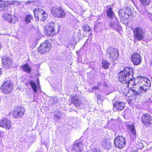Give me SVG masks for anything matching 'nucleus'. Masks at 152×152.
Listing matches in <instances>:
<instances>
[{
    "instance_id": "7c9ffc66",
    "label": "nucleus",
    "mask_w": 152,
    "mask_h": 152,
    "mask_svg": "<svg viewBox=\"0 0 152 152\" xmlns=\"http://www.w3.org/2000/svg\"><path fill=\"white\" fill-rule=\"evenodd\" d=\"M125 15L128 16H132L133 14V12L129 7H127L126 9L125 10Z\"/></svg>"
},
{
    "instance_id": "f704fd0d",
    "label": "nucleus",
    "mask_w": 152,
    "mask_h": 152,
    "mask_svg": "<svg viewBox=\"0 0 152 152\" xmlns=\"http://www.w3.org/2000/svg\"><path fill=\"white\" fill-rule=\"evenodd\" d=\"M144 146L142 142H139L137 145V147L138 149H142L144 147Z\"/></svg>"
},
{
    "instance_id": "aec40b11",
    "label": "nucleus",
    "mask_w": 152,
    "mask_h": 152,
    "mask_svg": "<svg viewBox=\"0 0 152 152\" xmlns=\"http://www.w3.org/2000/svg\"><path fill=\"white\" fill-rule=\"evenodd\" d=\"M113 109L115 110V111L116 110H121L124 109L125 104L124 102L116 101L113 104Z\"/></svg>"
},
{
    "instance_id": "473e14b6",
    "label": "nucleus",
    "mask_w": 152,
    "mask_h": 152,
    "mask_svg": "<svg viewBox=\"0 0 152 152\" xmlns=\"http://www.w3.org/2000/svg\"><path fill=\"white\" fill-rule=\"evenodd\" d=\"M118 15L121 18L125 16V11L124 12L122 10H120L118 11Z\"/></svg>"
},
{
    "instance_id": "2eb2a0df",
    "label": "nucleus",
    "mask_w": 152,
    "mask_h": 152,
    "mask_svg": "<svg viewBox=\"0 0 152 152\" xmlns=\"http://www.w3.org/2000/svg\"><path fill=\"white\" fill-rule=\"evenodd\" d=\"M141 120L145 126H149L151 124V117L148 113H146L142 115Z\"/></svg>"
},
{
    "instance_id": "e433bc0d",
    "label": "nucleus",
    "mask_w": 152,
    "mask_h": 152,
    "mask_svg": "<svg viewBox=\"0 0 152 152\" xmlns=\"http://www.w3.org/2000/svg\"><path fill=\"white\" fill-rule=\"evenodd\" d=\"M88 152H101L100 150L97 148H95L94 149H91L89 151H88Z\"/></svg>"
},
{
    "instance_id": "cd10ccee",
    "label": "nucleus",
    "mask_w": 152,
    "mask_h": 152,
    "mask_svg": "<svg viewBox=\"0 0 152 152\" xmlns=\"http://www.w3.org/2000/svg\"><path fill=\"white\" fill-rule=\"evenodd\" d=\"M128 87H126L124 89L123 91V92L124 94L126 96H128L129 97L130 96V93L132 92H133L132 91H131V90H130V91L129 90V89H130V88H129L128 86ZM131 96H132L131 94H130Z\"/></svg>"
},
{
    "instance_id": "58836bf2",
    "label": "nucleus",
    "mask_w": 152,
    "mask_h": 152,
    "mask_svg": "<svg viewBox=\"0 0 152 152\" xmlns=\"http://www.w3.org/2000/svg\"><path fill=\"white\" fill-rule=\"evenodd\" d=\"M86 30H87L88 31H89L90 30V28L88 26L86 27Z\"/></svg>"
},
{
    "instance_id": "72a5a7b5",
    "label": "nucleus",
    "mask_w": 152,
    "mask_h": 152,
    "mask_svg": "<svg viewBox=\"0 0 152 152\" xmlns=\"http://www.w3.org/2000/svg\"><path fill=\"white\" fill-rule=\"evenodd\" d=\"M103 24L101 23H98L94 25L95 28H102L103 27Z\"/></svg>"
},
{
    "instance_id": "0eeeda50",
    "label": "nucleus",
    "mask_w": 152,
    "mask_h": 152,
    "mask_svg": "<svg viewBox=\"0 0 152 152\" xmlns=\"http://www.w3.org/2000/svg\"><path fill=\"white\" fill-rule=\"evenodd\" d=\"M34 12L37 20H39L40 18L41 21H44L48 17L47 13L41 9L36 8L34 9Z\"/></svg>"
},
{
    "instance_id": "a878e982",
    "label": "nucleus",
    "mask_w": 152,
    "mask_h": 152,
    "mask_svg": "<svg viewBox=\"0 0 152 152\" xmlns=\"http://www.w3.org/2000/svg\"><path fill=\"white\" fill-rule=\"evenodd\" d=\"M107 14L108 17L110 18V19L113 18L114 16V12L111 7L108 8L107 11Z\"/></svg>"
},
{
    "instance_id": "412c9836",
    "label": "nucleus",
    "mask_w": 152,
    "mask_h": 152,
    "mask_svg": "<svg viewBox=\"0 0 152 152\" xmlns=\"http://www.w3.org/2000/svg\"><path fill=\"white\" fill-rule=\"evenodd\" d=\"M36 81H37V84L32 80H30L28 81L29 84L30 85L34 92L35 93L37 92V88L39 86V79H37Z\"/></svg>"
},
{
    "instance_id": "4468645a",
    "label": "nucleus",
    "mask_w": 152,
    "mask_h": 152,
    "mask_svg": "<svg viewBox=\"0 0 152 152\" xmlns=\"http://www.w3.org/2000/svg\"><path fill=\"white\" fill-rule=\"evenodd\" d=\"M0 126L7 130L9 129L11 126V121L5 118H4L0 121Z\"/></svg>"
},
{
    "instance_id": "4be33fe9",
    "label": "nucleus",
    "mask_w": 152,
    "mask_h": 152,
    "mask_svg": "<svg viewBox=\"0 0 152 152\" xmlns=\"http://www.w3.org/2000/svg\"><path fill=\"white\" fill-rule=\"evenodd\" d=\"M71 103L76 106H79L81 104V101L78 96H74L72 97Z\"/></svg>"
},
{
    "instance_id": "dca6fc26",
    "label": "nucleus",
    "mask_w": 152,
    "mask_h": 152,
    "mask_svg": "<svg viewBox=\"0 0 152 152\" xmlns=\"http://www.w3.org/2000/svg\"><path fill=\"white\" fill-rule=\"evenodd\" d=\"M100 145L102 148L106 150H109L111 148V143L107 140L105 138L101 139Z\"/></svg>"
},
{
    "instance_id": "1a4fd4ad",
    "label": "nucleus",
    "mask_w": 152,
    "mask_h": 152,
    "mask_svg": "<svg viewBox=\"0 0 152 152\" xmlns=\"http://www.w3.org/2000/svg\"><path fill=\"white\" fill-rule=\"evenodd\" d=\"M114 143L116 147L122 149L125 146L126 140L124 137L119 136L115 139Z\"/></svg>"
},
{
    "instance_id": "c9c22d12",
    "label": "nucleus",
    "mask_w": 152,
    "mask_h": 152,
    "mask_svg": "<svg viewBox=\"0 0 152 152\" xmlns=\"http://www.w3.org/2000/svg\"><path fill=\"white\" fill-rule=\"evenodd\" d=\"M58 98L56 97H53L52 98V101H53L52 104L53 105L54 104H55L56 103H57L58 102Z\"/></svg>"
},
{
    "instance_id": "9d476101",
    "label": "nucleus",
    "mask_w": 152,
    "mask_h": 152,
    "mask_svg": "<svg viewBox=\"0 0 152 152\" xmlns=\"http://www.w3.org/2000/svg\"><path fill=\"white\" fill-rule=\"evenodd\" d=\"M25 109L22 107L17 106L11 113H12L14 118H19L23 115L25 112Z\"/></svg>"
},
{
    "instance_id": "f3484780",
    "label": "nucleus",
    "mask_w": 152,
    "mask_h": 152,
    "mask_svg": "<svg viewBox=\"0 0 152 152\" xmlns=\"http://www.w3.org/2000/svg\"><path fill=\"white\" fill-rule=\"evenodd\" d=\"M73 149L77 152H82L83 150V142H75L73 145Z\"/></svg>"
},
{
    "instance_id": "7ed1b4c3",
    "label": "nucleus",
    "mask_w": 152,
    "mask_h": 152,
    "mask_svg": "<svg viewBox=\"0 0 152 152\" xmlns=\"http://www.w3.org/2000/svg\"><path fill=\"white\" fill-rule=\"evenodd\" d=\"M133 31L135 40L140 41L144 39L145 33L142 28L136 27L133 29Z\"/></svg>"
},
{
    "instance_id": "39448f33",
    "label": "nucleus",
    "mask_w": 152,
    "mask_h": 152,
    "mask_svg": "<svg viewBox=\"0 0 152 152\" xmlns=\"http://www.w3.org/2000/svg\"><path fill=\"white\" fill-rule=\"evenodd\" d=\"M13 87L12 82L9 80L5 81L1 86V90L4 94H8L12 92Z\"/></svg>"
},
{
    "instance_id": "393cba45",
    "label": "nucleus",
    "mask_w": 152,
    "mask_h": 152,
    "mask_svg": "<svg viewBox=\"0 0 152 152\" xmlns=\"http://www.w3.org/2000/svg\"><path fill=\"white\" fill-rule=\"evenodd\" d=\"M141 5L144 7L145 9L148 6L151 2V0H140Z\"/></svg>"
},
{
    "instance_id": "f8f14e48",
    "label": "nucleus",
    "mask_w": 152,
    "mask_h": 152,
    "mask_svg": "<svg viewBox=\"0 0 152 152\" xmlns=\"http://www.w3.org/2000/svg\"><path fill=\"white\" fill-rule=\"evenodd\" d=\"M55 23L53 22L50 23L45 28L44 32L47 35L52 36L54 34Z\"/></svg>"
},
{
    "instance_id": "20e7f679",
    "label": "nucleus",
    "mask_w": 152,
    "mask_h": 152,
    "mask_svg": "<svg viewBox=\"0 0 152 152\" xmlns=\"http://www.w3.org/2000/svg\"><path fill=\"white\" fill-rule=\"evenodd\" d=\"M106 55L112 62L116 61L119 56L118 51L113 48L110 47L106 50Z\"/></svg>"
},
{
    "instance_id": "ddd939ff",
    "label": "nucleus",
    "mask_w": 152,
    "mask_h": 152,
    "mask_svg": "<svg viewBox=\"0 0 152 152\" xmlns=\"http://www.w3.org/2000/svg\"><path fill=\"white\" fill-rule=\"evenodd\" d=\"M2 17L5 20L8 22L10 23H15L18 20V19L16 16H14L13 20L12 19V15L8 13L4 14L2 15Z\"/></svg>"
},
{
    "instance_id": "c85d7f7f",
    "label": "nucleus",
    "mask_w": 152,
    "mask_h": 152,
    "mask_svg": "<svg viewBox=\"0 0 152 152\" xmlns=\"http://www.w3.org/2000/svg\"><path fill=\"white\" fill-rule=\"evenodd\" d=\"M33 20V16L31 15H27L25 19V22L27 24L31 23V20Z\"/></svg>"
},
{
    "instance_id": "b1692460",
    "label": "nucleus",
    "mask_w": 152,
    "mask_h": 152,
    "mask_svg": "<svg viewBox=\"0 0 152 152\" xmlns=\"http://www.w3.org/2000/svg\"><path fill=\"white\" fill-rule=\"evenodd\" d=\"M21 68L23 70L24 72L28 73H30L31 70V68L27 64L21 65Z\"/></svg>"
},
{
    "instance_id": "5701e85b",
    "label": "nucleus",
    "mask_w": 152,
    "mask_h": 152,
    "mask_svg": "<svg viewBox=\"0 0 152 152\" xmlns=\"http://www.w3.org/2000/svg\"><path fill=\"white\" fill-rule=\"evenodd\" d=\"M109 25L111 27L115 29L119 28V22L116 18H114V21L110 22L109 23Z\"/></svg>"
},
{
    "instance_id": "c756f323",
    "label": "nucleus",
    "mask_w": 152,
    "mask_h": 152,
    "mask_svg": "<svg viewBox=\"0 0 152 152\" xmlns=\"http://www.w3.org/2000/svg\"><path fill=\"white\" fill-rule=\"evenodd\" d=\"M110 65V63L105 60H103L102 62V66L105 69H107Z\"/></svg>"
},
{
    "instance_id": "f03ea898",
    "label": "nucleus",
    "mask_w": 152,
    "mask_h": 152,
    "mask_svg": "<svg viewBox=\"0 0 152 152\" xmlns=\"http://www.w3.org/2000/svg\"><path fill=\"white\" fill-rule=\"evenodd\" d=\"M133 70L130 67H125L119 75V80L121 83L127 84V86L130 88L129 84L131 81H135L136 78H133Z\"/></svg>"
},
{
    "instance_id": "4c0bfd02",
    "label": "nucleus",
    "mask_w": 152,
    "mask_h": 152,
    "mask_svg": "<svg viewBox=\"0 0 152 152\" xmlns=\"http://www.w3.org/2000/svg\"><path fill=\"white\" fill-rule=\"evenodd\" d=\"M98 88V87L96 86H95L94 87L92 88V89L94 90H96Z\"/></svg>"
},
{
    "instance_id": "423d86ee",
    "label": "nucleus",
    "mask_w": 152,
    "mask_h": 152,
    "mask_svg": "<svg viewBox=\"0 0 152 152\" xmlns=\"http://www.w3.org/2000/svg\"><path fill=\"white\" fill-rule=\"evenodd\" d=\"M51 14L55 17L62 18L65 15L64 10L59 7H54L51 9Z\"/></svg>"
},
{
    "instance_id": "9b49d317",
    "label": "nucleus",
    "mask_w": 152,
    "mask_h": 152,
    "mask_svg": "<svg viewBox=\"0 0 152 152\" xmlns=\"http://www.w3.org/2000/svg\"><path fill=\"white\" fill-rule=\"evenodd\" d=\"M131 60L134 65L137 66L141 64L142 61V57L140 54L134 53L131 56Z\"/></svg>"
},
{
    "instance_id": "bb28decb",
    "label": "nucleus",
    "mask_w": 152,
    "mask_h": 152,
    "mask_svg": "<svg viewBox=\"0 0 152 152\" xmlns=\"http://www.w3.org/2000/svg\"><path fill=\"white\" fill-rule=\"evenodd\" d=\"M14 3V1H10L8 2H3L2 0H0V8L1 7H6L8 6V4L12 5Z\"/></svg>"
},
{
    "instance_id": "2f4dec72",
    "label": "nucleus",
    "mask_w": 152,
    "mask_h": 152,
    "mask_svg": "<svg viewBox=\"0 0 152 152\" xmlns=\"http://www.w3.org/2000/svg\"><path fill=\"white\" fill-rule=\"evenodd\" d=\"M61 116V113L60 112H58L56 113V114H55L54 115V119L56 121H57V120L59 119Z\"/></svg>"
},
{
    "instance_id": "6ab92c4d",
    "label": "nucleus",
    "mask_w": 152,
    "mask_h": 152,
    "mask_svg": "<svg viewBox=\"0 0 152 152\" xmlns=\"http://www.w3.org/2000/svg\"><path fill=\"white\" fill-rule=\"evenodd\" d=\"M128 128L129 131L130 138L132 140H134L136 137V134L134 126L133 125H131L129 126Z\"/></svg>"
},
{
    "instance_id": "a211bd4d",
    "label": "nucleus",
    "mask_w": 152,
    "mask_h": 152,
    "mask_svg": "<svg viewBox=\"0 0 152 152\" xmlns=\"http://www.w3.org/2000/svg\"><path fill=\"white\" fill-rule=\"evenodd\" d=\"M2 64L6 68H9L12 64V59L8 57H4L2 58Z\"/></svg>"
},
{
    "instance_id": "ea45409f",
    "label": "nucleus",
    "mask_w": 152,
    "mask_h": 152,
    "mask_svg": "<svg viewBox=\"0 0 152 152\" xmlns=\"http://www.w3.org/2000/svg\"><path fill=\"white\" fill-rule=\"evenodd\" d=\"M151 64L152 66V58L151 60Z\"/></svg>"
},
{
    "instance_id": "6e6552de",
    "label": "nucleus",
    "mask_w": 152,
    "mask_h": 152,
    "mask_svg": "<svg viewBox=\"0 0 152 152\" xmlns=\"http://www.w3.org/2000/svg\"><path fill=\"white\" fill-rule=\"evenodd\" d=\"M51 44L47 40L42 43L38 48V51L41 54H44L48 52L51 49Z\"/></svg>"
},
{
    "instance_id": "f257e3e1",
    "label": "nucleus",
    "mask_w": 152,
    "mask_h": 152,
    "mask_svg": "<svg viewBox=\"0 0 152 152\" xmlns=\"http://www.w3.org/2000/svg\"><path fill=\"white\" fill-rule=\"evenodd\" d=\"M130 89L133 91V95L135 96L145 93L151 86L150 80L144 77L139 76L136 77L135 81L132 80L129 84Z\"/></svg>"
}]
</instances>
